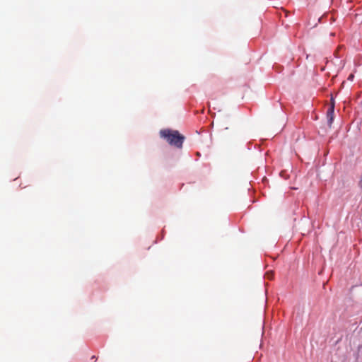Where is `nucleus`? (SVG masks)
<instances>
[{
    "label": "nucleus",
    "mask_w": 362,
    "mask_h": 362,
    "mask_svg": "<svg viewBox=\"0 0 362 362\" xmlns=\"http://www.w3.org/2000/svg\"><path fill=\"white\" fill-rule=\"evenodd\" d=\"M160 136L165 139L170 145L179 148H182L185 140V136L180 134L178 131L169 129L160 130Z\"/></svg>",
    "instance_id": "f257e3e1"
},
{
    "label": "nucleus",
    "mask_w": 362,
    "mask_h": 362,
    "mask_svg": "<svg viewBox=\"0 0 362 362\" xmlns=\"http://www.w3.org/2000/svg\"><path fill=\"white\" fill-rule=\"evenodd\" d=\"M354 78V76L352 74H351L349 76V79L351 80Z\"/></svg>",
    "instance_id": "39448f33"
},
{
    "label": "nucleus",
    "mask_w": 362,
    "mask_h": 362,
    "mask_svg": "<svg viewBox=\"0 0 362 362\" xmlns=\"http://www.w3.org/2000/svg\"><path fill=\"white\" fill-rule=\"evenodd\" d=\"M334 105L332 103L327 109V125L329 127H331L332 124L334 121Z\"/></svg>",
    "instance_id": "f03ea898"
},
{
    "label": "nucleus",
    "mask_w": 362,
    "mask_h": 362,
    "mask_svg": "<svg viewBox=\"0 0 362 362\" xmlns=\"http://www.w3.org/2000/svg\"><path fill=\"white\" fill-rule=\"evenodd\" d=\"M265 277L269 280H272L274 278V273H272V272L266 273Z\"/></svg>",
    "instance_id": "7ed1b4c3"
},
{
    "label": "nucleus",
    "mask_w": 362,
    "mask_h": 362,
    "mask_svg": "<svg viewBox=\"0 0 362 362\" xmlns=\"http://www.w3.org/2000/svg\"><path fill=\"white\" fill-rule=\"evenodd\" d=\"M359 186H360V187L362 189V175H361V180H360V181H359Z\"/></svg>",
    "instance_id": "20e7f679"
}]
</instances>
